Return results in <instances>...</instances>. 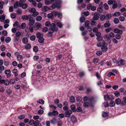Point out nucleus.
Masks as SVG:
<instances>
[{"mask_svg": "<svg viewBox=\"0 0 126 126\" xmlns=\"http://www.w3.org/2000/svg\"><path fill=\"white\" fill-rule=\"evenodd\" d=\"M28 10L30 13H33L32 16L33 17H36L39 14V13L36 11V10L34 8H30Z\"/></svg>", "mask_w": 126, "mask_h": 126, "instance_id": "f257e3e1", "label": "nucleus"}, {"mask_svg": "<svg viewBox=\"0 0 126 126\" xmlns=\"http://www.w3.org/2000/svg\"><path fill=\"white\" fill-rule=\"evenodd\" d=\"M21 35V33L20 32H17L15 34L16 37L14 38V41L15 42L17 41L19 39Z\"/></svg>", "mask_w": 126, "mask_h": 126, "instance_id": "f03ea898", "label": "nucleus"}, {"mask_svg": "<svg viewBox=\"0 0 126 126\" xmlns=\"http://www.w3.org/2000/svg\"><path fill=\"white\" fill-rule=\"evenodd\" d=\"M104 99L105 100H111L114 99L113 96L112 95H109L108 94L105 95L104 96Z\"/></svg>", "mask_w": 126, "mask_h": 126, "instance_id": "7ed1b4c3", "label": "nucleus"}, {"mask_svg": "<svg viewBox=\"0 0 126 126\" xmlns=\"http://www.w3.org/2000/svg\"><path fill=\"white\" fill-rule=\"evenodd\" d=\"M114 35V34L113 32H111L108 34L104 35V37L105 38H108L110 39L112 37H113Z\"/></svg>", "mask_w": 126, "mask_h": 126, "instance_id": "20e7f679", "label": "nucleus"}, {"mask_svg": "<svg viewBox=\"0 0 126 126\" xmlns=\"http://www.w3.org/2000/svg\"><path fill=\"white\" fill-rule=\"evenodd\" d=\"M72 113V111L70 110L69 109L66 110L64 113L65 117H70Z\"/></svg>", "mask_w": 126, "mask_h": 126, "instance_id": "39448f33", "label": "nucleus"}, {"mask_svg": "<svg viewBox=\"0 0 126 126\" xmlns=\"http://www.w3.org/2000/svg\"><path fill=\"white\" fill-rule=\"evenodd\" d=\"M35 23V20L31 16L29 19L28 25L30 26H33Z\"/></svg>", "mask_w": 126, "mask_h": 126, "instance_id": "423d86ee", "label": "nucleus"}, {"mask_svg": "<svg viewBox=\"0 0 126 126\" xmlns=\"http://www.w3.org/2000/svg\"><path fill=\"white\" fill-rule=\"evenodd\" d=\"M41 24L38 22L36 23L34 25V29L35 30L41 29Z\"/></svg>", "mask_w": 126, "mask_h": 126, "instance_id": "0eeeda50", "label": "nucleus"}, {"mask_svg": "<svg viewBox=\"0 0 126 126\" xmlns=\"http://www.w3.org/2000/svg\"><path fill=\"white\" fill-rule=\"evenodd\" d=\"M4 73L6 75V78H10L11 76V71L10 69L5 70L4 71Z\"/></svg>", "mask_w": 126, "mask_h": 126, "instance_id": "6e6552de", "label": "nucleus"}, {"mask_svg": "<svg viewBox=\"0 0 126 126\" xmlns=\"http://www.w3.org/2000/svg\"><path fill=\"white\" fill-rule=\"evenodd\" d=\"M10 83V81L8 80H5L4 79H2L0 81V83L2 84L4 83L5 86L8 85Z\"/></svg>", "mask_w": 126, "mask_h": 126, "instance_id": "1a4fd4ad", "label": "nucleus"}, {"mask_svg": "<svg viewBox=\"0 0 126 126\" xmlns=\"http://www.w3.org/2000/svg\"><path fill=\"white\" fill-rule=\"evenodd\" d=\"M93 99V98L92 97H87L86 96L84 97L83 100L84 101H88L90 102H92Z\"/></svg>", "mask_w": 126, "mask_h": 126, "instance_id": "9d476101", "label": "nucleus"}, {"mask_svg": "<svg viewBox=\"0 0 126 126\" xmlns=\"http://www.w3.org/2000/svg\"><path fill=\"white\" fill-rule=\"evenodd\" d=\"M94 16L93 17V20H97L99 19V13H94Z\"/></svg>", "mask_w": 126, "mask_h": 126, "instance_id": "9b49d317", "label": "nucleus"}, {"mask_svg": "<svg viewBox=\"0 0 126 126\" xmlns=\"http://www.w3.org/2000/svg\"><path fill=\"white\" fill-rule=\"evenodd\" d=\"M71 109L74 112L77 111L79 112V107L77 108V109L76 108V107L74 105H72L70 106Z\"/></svg>", "mask_w": 126, "mask_h": 126, "instance_id": "f8f14e48", "label": "nucleus"}, {"mask_svg": "<svg viewBox=\"0 0 126 126\" xmlns=\"http://www.w3.org/2000/svg\"><path fill=\"white\" fill-rule=\"evenodd\" d=\"M31 16V15H23L22 16L21 18L23 20H27L29 19L30 17Z\"/></svg>", "mask_w": 126, "mask_h": 126, "instance_id": "ddd939ff", "label": "nucleus"}, {"mask_svg": "<svg viewBox=\"0 0 126 126\" xmlns=\"http://www.w3.org/2000/svg\"><path fill=\"white\" fill-rule=\"evenodd\" d=\"M126 62V61L124 60L121 59L118 62V64L119 65H124Z\"/></svg>", "mask_w": 126, "mask_h": 126, "instance_id": "4468645a", "label": "nucleus"}, {"mask_svg": "<svg viewBox=\"0 0 126 126\" xmlns=\"http://www.w3.org/2000/svg\"><path fill=\"white\" fill-rule=\"evenodd\" d=\"M114 32L115 33H119L120 34H122L123 33V31L118 28H115L114 30Z\"/></svg>", "mask_w": 126, "mask_h": 126, "instance_id": "2eb2a0df", "label": "nucleus"}, {"mask_svg": "<svg viewBox=\"0 0 126 126\" xmlns=\"http://www.w3.org/2000/svg\"><path fill=\"white\" fill-rule=\"evenodd\" d=\"M50 27L51 29H54V30H56V31L58 30V29L56 27V24L54 23H52L50 25Z\"/></svg>", "mask_w": 126, "mask_h": 126, "instance_id": "dca6fc26", "label": "nucleus"}, {"mask_svg": "<svg viewBox=\"0 0 126 126\" xmlns=\"http://www.w3.org/2000/svg\"><path fill=\"white\" fill-rule=\"evenodd\" d=\"M19 6L24 9H25L27 7V5L26 3H23L19 4Z\"/></svg>", "mask_w": 126, "mask_h": 126, "instance_id": "f3484780", "label": "nucleus"}, {"mask_svg": "<svg viewBox=\"0 0 126 126\" xmlns=\"http://www.w3.org/2000/svg\"><path fill=\"white\" fill-rule=\"evenodd\" d=\"M110 23L109 21H107L104 24V26L105 28H109L110 26Z\"/></svg>", "mask_w": 126, "mask_h": 126, "instance_id": "a211bd4d", "label": "nucleus"}, {"mask_svg": "<svg viewBox=\"0 0 126 126\" xmlns=\"http://www.w3.org/2000/svg\"><path fill=\"white\" fill-rule=\"evenodd\" d=\"M47 17L49 19H50L51 20H52L54 18V16L51 13L48 14Z\"/></svg>", "mask_w": 126, "mask_h": 126, "instance_id": "6ab92c4d", "label": "nucleus"}, {"mask_svg": "<svg viewBox=\"0 0 126 126\" xmlns=\"http://www.w3.org/2000/svg\"><path fill=\"white\" fill-rule=\"evenodd\" d=\"M81 14L82 16H87L89 14V13L88 11H85L84 12H82L81 13Z\"/></svg>", "mask_w": 126, "mask_h": 126, "instance_id": "aec40b11", "label": "nucleus"}, {"mask_svg": "<svg viewBox=\"0 0 126 126\" xmlns=\"http://www.w3.org/2000/svg\"><path fill=\"white\" fill-rule=\"evenodd\" d=\"M70 102L72 103L75 102V97L74 96H71L70 98Z\"/></svg>", "mask_w": 126, "mask_h": 126, "instance_id": "412c9836", "label": "nucleus"}, {"mask_svg": "<svg viewBox=\"0 0 126 126\" xmlns=\"http://www.w3.org/2000/svg\"><path fill=\"white\" fill-rule=\"evenodd\" d=\"M37 38H39L43 36V34L39 32H38L36 33Z\"/></svg>", "mask_w": 126, "mask_h": 126, "instance_id": "4be33fe9", "label": "nucleus"}, {"mask_svg": "<svg viewBox=\"0 0 126 126\" xmlns=\"http://www.w3.org/2000/svg\"><path fill=\"white\" fill-rule=\"evenodd\" d=\"M31 44L29 43L28 44L26 45L25 46V48L26 49H29L31 48Z\"/></svg>", "mask_w": 126, "mask_h": 126, "instance_id": "5701e85b", "label": "nucleus"}, {"mask_svg": "<svg viewBox=\"0 0 126 126\" xmlns=\"http://www.w3.org/2000/svg\"><path fill=\"white\" fill-rule=\"evenodd\" d=\"M28 39L27 38L24 37L22 39V42L24 44H27L28 42Z\"/></svg>", "mask_w": 126, "mask_h": 126, "instance_id": "b1692460", "label": "nucleus"}, {"mask_svg": "<svg viewBox=\"0 0 126 126\" xmlns=\"http://www.w3.org/2000/svg\"><path fill=\"white\" fill-rule=\"evenodd\" d=\"M101 49L102 51L104 52H106L108 50V48L106 46H102L101 47Z\"/></svg>", "mask_w": 126, "mask_h": 126, "instance_id": "393cba45", "label": "nucleus"}, {"mask_svg": "<svg viewBox=\"0 0 126 126\" xmlns=\"http://www.w3.org/2000/svg\"><path fill=\"white\" fill-rule=\"evenodd\" d=\"M90 24L92 26H94L96 25V23L94 20L92 19L91 21Z\"/></svg>", "mask_w": 126, "mask_h": 126, "instance_id": "a878e982", "label": "nucleus"}, {"mask_svg": "<svg viewBox=\"0 0 126 126\" xmlns=\"http://www.w3.org/2000/svg\"><path fill=\"white\" fill-rule=\"evenodd\" d=\"M121 100L119 98H117L115 100V102L116 104L117 105H119L121 103Z\"/></svg>", "mask_w": 126, "mask_h": 126, "instance_id": "bb28decb", "label": "nucleus"}, {"mask_svg": "<svg viewBox=\"0 0 126 126\" xmlns=\"http://www.w3.org/2000/svg\"><path fill=\"white\" fill-rule=\"evenodd\" d=\"M5 16L4 15H3L1 16H0V21L2 22H3L5 19Z\"/></svg>", "mask_w": 126, "mask_h": 126, "instance_id": "cd10ccee", "label": "nucleus"}, {"mask_svg": "<svg viewBox=\"0 0 126 126\" xmlns=\"http://www.w3.org/2000/svg\"><path fill=\"white\" fill-rule=\"evenodd\" d=\"M91 105V103L88 102H85L83 104V106L85 107H88Z\"/></svg>", "mask_w": 126, "mask_h": 126, "instance_id": "c85d7f7f", "label": "nucleus"}, {"mask_svg": "<svg viewBox=\"0 0 126 126\" xmlns=\"http://www.w3.org/2000/svg\"><path fill=\"white\" fill-rule=\"evenodd\" d=\"M51 13L54 17L56 16L58 14V12L55 11H52Z\"/></svg>", "mask_w": 126, "mask_h": 126, "instance_id": "c756f323", "label": "nucleus"}, {"mask_svg": "<svg viewBox=\"0 0 126 126\" xmlns=\"http://www.w3.org/2000/svg\"><path fill=\"white\" fill-rule=\"evenodd\" d=\"M43 11L44 12H46L48 10L49 8L47 6H44L42 9Z\"/></svg>", "mask_w": 126, "mask_h": 126, "instance_id": "7c9ffc66", "label": "nucleus"}, {"mask_svg": "<svg viewBox=\"0 0 126 126\" xmlns=\"http://www.w3.org/2000/svg\"><path fill=\"white\" fill-rule=\"evenodd\" d=\"M71 120L73 122H75L77 121L76 118L74 116H72L71 117Z\"/></svg>", "mask_w": 126, "mask_h": 126, "instance_id": "2f4dec72", "label": "nucleus"}, {"mask_svg": "<svg viewBox=\"0 0 126 126\" xmlns=\"http://www.w3.org/2000/svg\"><path fill=\"white\" fill-rule=\"evenodd\" d=\"M38 38V42L40 43H42L44 41V39L43 37L41 38Z\"/></svg>", "mask_w": 126, "mask_h": 126, "instance_id": "473e14b6", "label": "nucleus"}, {"mask_svg": "<svg viewBox=\"0 0 126 126\" xmlns=\"http://www.w3.org/2000/svg\"><path fill=\"white\" fill-rule=\"evenodd\" d=\"M51 2H54L55 1L56 2V4H60L62 2V1L61 0H50Z\"/></svg>", "mask_w": 126, "mask_h": 126, "instance_id": "72a5a7b5", "label": "nucleus"}, {"mask_svg": "<svg viewBox=\"0 0 126 126\" xmlns=\"http://www.w3.org/2000/svg\"><path fill=\"white\" fill-rule=\"evenodd\" d=\"M40 123V121L38 120L35 121L34 122V125L35 126H37L38 125H39Z\"/></svg>", "mask_w": 126, "mask_h": 126, "instance_id": "f704fd0d", "label": "nucleus"}, {"mask_svg": "<svg viewBox=\"0 0 126 126\" xmlns=\"http://www.w3.org/2000/svg\"><path fill=\"white\" fill-rule=\"evenodd\" d=\"M117 5L116 1H114V3L113 4L112 8L114 9L116 8L117 7Z\"/></svg>", "mask_w": 126, "mask_h": 126, "instance_id": "c9c22d12", "label": "nucleus"}, {"mask_svg": "<svg viewBox=\"0 0 126 126\" xmlns=\"http://www.w3.org/2000/svg\"><path fill=\"white\" fill-rule=\"evenodd\" d=\"M12 19L15 18L16 16V14L15 13H13L10 15Z\"/></svg>", "mask_w": 126, "mask_h": 126, "instance_id": "e433bc0d", "label": "nucleus"}, {"mask_svg": "<svg viewBox=\"0 0 126 126\" xmlns=\"http://www.w3.org/2000/svg\"><path fill=\"white\" fill-rule=\"evenodd\" d=\"M114 94L117 97H118L120 95V93L118 91H116L114 93Z\"/></svg>", "mask_w": 126, "mask_h": 126, "instance_id": "4c0bfd02", "label": "nucleus"}, {"mask_svg": "<svg viewBox=\"0 0 126 126\" xmlns=\"http://www.w3.org/2000/svg\"><path fill=\"white\" fill-rule=\"evenodd\" d=\"M53 2H51L50 0V1L49 0H45V3L46 4L48 5L50 4V3H52Z\"/></svg>", "mask_w": 126, "mask_h": 126, "instance_id": "58836bf2", "label": "nucleus"}, {"mask_svg": "<svg viewBox=\"0 0 126 126\" xmlns=\"http://www.w3.org/2000/svg\"><path fill=\"white\" fill-rule=\"evenodd\" d=\"M113 21L114 23L115 24H117L119 22V19L117 18H114V19Z\"/></svg>", "mask_w": 126, "mask_h": 126, "instance_id": "ea45409f", "label": "nucleus"}, {"mask_svg": "<svg viewBox=\"0 0 126 126\" xmlns=\"http://www.w3.org/2000/svg\"><path fill=\"white\" fill-rule=\"evenodd\" d=\"M90 24V22L88 20L86 21L85 23V26L86 27H88Z\"/></svg>", "mask_w": 126, "mask_h": 126, "instance_id": "a19ab883", "label": "nucleus"}, {"mask_svg": "<svg viewBox=\"0 0 126 126\" xmlns=\"http://www.w3.org/2000/svg\"><path fill=\"white\" fill-rule=\"evenodd\" d=\"M33 50L35 52H37L38 51V48L37 46H34L33 48Z\"/></svg>", "mask_w": 126, "mask_h": 126, "instance_id": "79ce46f5", "label": "nucleus"}, {"mask_svg": "<svg viewBox=\"0 0 126 126\" xmlns=\"http://www.w3.org/2000/svg\"><path fill=\"white\" fill-rule=\"evenodd\" d=\"M11 40V38L9 37H7L5 40V42L7 43H9Z\"/></svg>", "mask_w": 126, "mask_h": 126, "instance_id": "37998d69", "label": "nucleus"}, {"mask_svg": "<svg viewBox=\"0 0 126 126\" xmlns=\"http://www.w3.org/2000/svg\"><path fill=\"white\" fill-rule=\"evenodd\" d=\"M17 58L18 61H20L22 59L23 56L22 55H19L17 56Z\"/></svg>", "mask_w": 126, "mask_h": 126, "instance_id": "c03bdc74", "label": "nucleus"}, {"mask_svg": "<svg viewBox=\"0 0 126 126\" xmlns=\"http://www.w3.org/2000/svg\"><path fill=\"white\" fill-rule=\"evenodd\" d=\"M95 76L97 78L99 79H100L101 78L100 75L98 72L96 73Z\"/></svg>", "mask_w": 126, "mask_h": 126, "instance_id": "a18cd8bd", "label": "nucleus"}, {"mask_svg": "<svg viewBox=\"0 0 126 126\" xmlns=\"http://www.w3.org/2000/svg\"><path fill=\"white\" fill-rule=\"evenodd\" d=\"M37 102L39 104H44V101L42 99H41L37 101Z\"/></svg>", "mask_w": 126, "mask_h": 126, "instance_id": "49530a36", "label": "nucleus"}, {"mask_svg": "<svg viewBox=\"0 0 126 126\" xmlns=\"http://www.w3.org/2000/svg\"><path fill=\"white\" fill-rule=\"evenodd\" d=\"M115 104V103L113 101H111L109 103L110 106L112 107L114 106Z\"/></svg>", "mask_w": 126, "mask_h": 126, "instance_id": "de8ad7c7", "label": "nucleus"}, {"mask_svg": "<svg viewBox=\"0 0 126 126\" xmlns=\"http://www.w3.org/2000/svg\"><path fill=\"white\" fill-rule=\"evenodd\" d=\"M42 19V17L40 16H37L36 18V20L37 21H41Z\"/></svg>", "mask_w": 126, "mask_h": 126, "instance_id": "09e8293b", "label": "nucleus"}, {"mask_svg": "<svg viewBox=\"0 0 126 126\" xmlns=\"http://www.w3.org/2000/svg\"><path fill=\"white\" fill-rule=\"evenodd\" d=\"M29 32H33V28L32 26H30L29 27Z\"/></svg>", "mask_w": 126, "mask_h": 126, "instance_id": "8fccbe9b", "label": "nucleus"}, {"mask_svg": "<svg viewBox=\"0 0 126 126\" xmlns=\"http://www.w3.org/2000/svg\"><path fill=\"white\" fill-rule=\"evenodd\" d=\"M85 20V18L84 16H82L80 18V21L81 23L84 22Z\"/></svg>", "mask_w": 126, "mask_h": 126, "instance_id": "3c124183", "label": "nucleus"}, {"mask_svg": "<svg viewBox=\"0 0 126 126\" xmlns=\"http://www.w3.org/2000/svg\"><path fill=\"white\" fill-rule=\"evenodd\" d=\"M51 24L50 22L48 21L46 22L45 24V26L47 27H49L50 26Z\"/></svg>", "mask_w": 126, "mask_h": 126, "instance_id": "603ef678", "label": "nucleus"}, {"mask_svg": "<svg viewBox=\"0 0 126 126\" xmlns=\"http://www.w3.org/2000/svg\"><path fill=\"white\" fill-rule=\"evenodd\" d=\"M120 15V13L119 12H115L113 15V16H118Z\"/></svg>", "mask_w": 126, "mask_h": 126, "instance_id": "864d4df0", "label": "nucleus"}, {"mask_svg": "<svg viewBox=\"0 0 126 126\" xmlns=\"http://www.w3.org/2000/svg\"><path fill=\"white\" fill-rule=\"evenodd\" d=\"M57 25L58 27L60 28H61L63 27V25L61 23L58 22L57 23Z\"/></svg>", "mask_w": 126, "mask_h": 126, "instance_id": "5fc2aeb1", "label": "nucleus"}, {"mask_svg": "<svg viewBox=\"0 0 126 126\" xmlns=\"http://www.w3.org/2000/svg\"><path fill=\"white\" fill-rule=\"evenodd\" d=\"M26 26V24L25 23H22L21 24V27L22 29H24L25 28Z\"/></svg>", "mask_w": 126, "mask_h": 126, "instance_id": "6e6d98bb", "label": "nucleus"}, {"mask_svg": "<svg viewBox=\"0 0 126 126\" xmlns=\"http://www.w3.org/2000/svg\"><path fill=\"white\" fill-rule=\"evenodd\" d=\"M115 37L117 39L119 40L120 39L121 36L120 35L117 34L115 35Z\"/></svg>", "mask_w": 126, "mask_h": 126, "instance_id": "4d7b16f0", "label": "nucleus"}, {"mask_svg": "<svg viewBox=\"0 0 126 126\" xmlns=\"http://www.w3.org/2000/svg\"><path fill=\"white\" fill-rule=\"evenodd\" d=\"M118 27L119 28L122 29V30H125V28L122 25L120 24L118 25Z\"/></svg>", "mask_w": 126, "mask_h": 126, "instance_id": "13d9d810", "label": "nucleus"}, {"mask_svg": "<svg viewBox=\"0 0 126 126\" xmlns=\"http://www.w3.org/2000/svg\"><path fill=\"white\" fill-rule=\"evenodd\" d=\"M36 38L35 36L34 35H32L30 37V39L32 41L34 40Z\"/></svg>", "mask_w": 126, "mask_h": 126, "instance_id": "bf43d9fd", "label": "nucleus"}, {"mask_svg": "<svg viewBox=\"0 0 126 126\" xmlns=\"http://www.w3.org/2000/svg\"><path fill=\"white\" fill-rule=\"evenodd\" d=\"M96 54L98 56H100L102 54V51L100 50L96 52Z\"/></svg>", "mask_w": 126, "mask_h": 126, "instance_id": "052dcab7", "label": "nucleus"}, {"mask_svg": "<svg viewBox=\"0 0 126 126\" xmlns=\"http://www.w3.org/2000/svg\"><path fill=\"white\" fill-rule=\"evenodd\" d=\"M48 30V28L47 27H45L42 30V31L44 32H46Z\"/></svg>", "mask_w": 126, "mask_h": 126, "instance_id": "680f3d73", "label": "nucleus"}, {"mask_svg": "<svg viewBox=\"0 0 126 126\" xmlns=\"http://www.w3.org/2000/svg\"><path fill=\"white\" fill-rule=\"evenodd\" d=\"M105 18V16L104 15H102L100 17V19L101 21H103L104 20Z\"/></svg>", "mask_w": 126, "mask_h": 126, "instance_id": "e2e57ef3", "label": "nucleus"}, {"mask_svg": "<svg viewBox=\"0 0 126 126\" xmlns=\"http://www.w3.org/2000/svg\"><path fill=\"white\" fill-rule=\"evenodd\" d=\"M96 39L98 41H102L103 39V38L102 37L100 36L99 37H97L96 38Z\"/></svg>", "mask_w": 126, "mask_h": 126, "instance_id": "0e129e2a", "label": "nucleus"}, {"mask_svg": "<svg viewBox=\"0 0 126 126\" xmlns=\"http://www.w3.org/2000/svg\"><path fill=\"white\" fill-rule=\"evenodd\" d=\"M7 34V32L5 30L3 31L2 32V34L3 35L6 36Z\"/></svg>", "mask_w": 126, "mask_h": 126, "instance_id": "69168bd1", "label": "nucleus"}, {"mask_svg": "<svg viewBox=\"0 0 126 126\" xmlns=\"http://www.w3.org/2000/svg\"><path fill=\"white\" fill-rule=\"evenodd\" d=\"M52 114L53 115H57L58 112L56 110H54L52 112Z\"/></svg>", "mask_w": 126, "mask_h": 126, "instance_id": "338daca9", "label": "nucleus"}, {"mask_svg": "<svg viewBox=\"0 0 126 126\" xmlns=\"http://www.w3.org/2000/svg\"><path fill=\"white\" fill-rule=\"evenodd\" d=\"M104 8L106 9H109L108 5L107 3H105L104 5Z\"/></svg>", "mask_w": 126, "mask_h": 126, "instance_id": "774afa93", "label": "nucleus"}]
</instances>
